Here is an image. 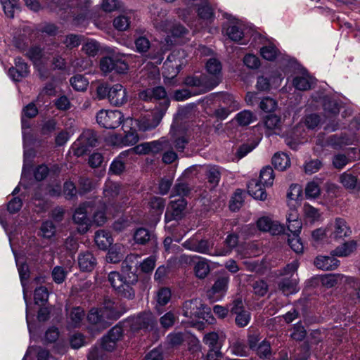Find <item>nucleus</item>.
<instances>
[{
    "mask_svg": "<svg viewBox=\"0 0 360 360\" xmlns=\"http://www.w3.org/2000/svg\"><path fill=\"white\" fill-rule=\"evenodd\" d=\"M139 257L136 254L127 255L122 264V275L117 271L108 275V281L117 293L127 299H132L135 295L133 286L138 281L136 270L140 263Z\"/></svg>",
    "mask_w": 360,
    "mask_h": 360,
    "instance_id": "nucleus-1",
    "label": "nucleus"
},
{
    "mask_svg": "<svg viewBox=\"0 0 360 360\" xmlns=\"http://www.w3.org/2000/svg\"><path fill=\"white\" fill-rule=\"evenodd\" d=\"M205 70L207 75L188 77L185 79L186 84L199 87L202 92L210 91L218 86L222 80V65L220 60L216 58L208 59L205 63Z\"/></svg>",
    "mask_w": 360,
    "mask_h": 360,
    "instance_id": "nucleus-2",
    "label": "nucleus"
},
{
    "mask_svg": "<svg viewBox=\"0 0 360 360\" xmlns=\"http://www.w3.org/2000/svg\"><path fill=\"white\" fill-rule=\"evenodd\" d=\"M60 44L53 42L48 44L43 49L38 46H34L29 49L27 52V56L33 62L35 66L39 67L50 59L51 56L60 52Z\"/></svg>",
    "mask_w": 360,
    "mask_h": 360,
    "instance_id": "nucleus-3",
    "label": "nucleus"
},
{
    "mask_svg": "<svg viewBox=\"0 0 360 360\" xmlns=\"http://www.w3.org/2000/svg\"><path fill=\"white\" fill-rule=\"evenodd\" d=\"M92 210L93 206L91 202L83 203L76 209L73 214V221L77 224V230L79 233H84L89 229L91 221L87 214Z\"/></svg>",
    "mask_w": 360,
    "mask_h": 360,
    "instance_id": "nucleus-4",
    "label": "nucleus"
},
{
    "mask_svg": "<svg viewBox=\"0 0 360 360\" xmlns=\"http://www.w3.org/2000/svg\"><path fill=\"white\" fill-rule=\"evenodd\" d=\"M123 120V115L120 110H100L96 115L98 124L106 129H115Z\"/></svg>",
    "mask_w": 360,
    "mask_h": 360,
    "instance_id": "nucleus-5",
    "label": "nucleus"
},
{
    "mask_svg": "<svg viewBox=\"0 0 360 360\" xmlns=\"http://www.w3.org/2000/svg\"><path fill=\"white\" fill-rule=\"evenodd\" d=\"M184 53L180 51H174L169 54L164 63V74L167 77L173 78L180 72L181 67L185 65L183 58Z\"/></svg>",
    "mask_w": 360,
    "mask_h": 360,
    "instance_id": "nucleus-6",
    "label": "nucleus"
},
{
    "mask_svg": "<svg viewBox=\"0 0 360 360\" xmlns=\"http://www.w3.org/2000/svg\"><path fill=\"white\" fill-rule=\"evenodd\" d=\"M328 237L330 240L339 241L350 236L352 231L347 221L342 218H336L328 226Z\"/></svg>",
    "mask_w": 360,
    "mask_h": 360,
    "instance_id": "nucleus-7",
    "label": "nucleus"
},
{
    "mask_svg": "<svg viewBox=\"0 0 360 360\" xmlns=\"http://www.w3.org/2000/svg\"><path fill=\"white\" fill-rule=\"evenodd\" d=\"M150 18L154 27L162 32H167L169 30V25H172L171 20H168L167 11L158 6L153 5L150 8Z\"/></svg>",
    "mask_w": 360,
    "mask_h": 360,
    "instance_id": "nucleus-8",
    "label": "nucleus"
},
{
    "mask_svg": "<svg viewBox=\"0 0 360 360\" xmlns=\"http://www.w3.org/2000/svg\"><path fill=\"white\" fill-rule=\"evenodd\" d=\"M182 309L183 315L192 319L202 317L204 313L203 304L198 299L186 301L183 304Z\"/></svg>",
    "mask_w": 360,
    "mask_h": 360,
    "instance_id": "nucleus-9",
    "label": "nucleus"
},
{
    "mask_svg": "<svg viewBox=\"0 0 360 360\" xmlns=\"http://www.w3.org/2000/svg\"><path fill=\"white\" fill-rule=\"evenodd\" d=\"M128 100L126 89L120 84H115L110 87L108 101L115 106H121Z\"/></svg>",
    "mask_w": 360,
    "mask_h": 360,
    "instance_id": "nucleus-10",
    "label": "nucleus"
},
{
    "mask_svg": "<svg viewBox=\"0 0 360 360\" xmlns=\"http://www.w3.org/2000/svg\"><path fill=\"white\" fill-rule=\"evenodd\" d=\"M257 226L259 231L269 232L271 235H278L284 231L283 226L278 221L266 216L258 219Z\"/></svg>",
    "mask_w": 360,
    "mask_h": 360,
    "instance_id": "nucleus-11",
    "label": "nucleus"
},
{
    "mask_svg": "<svg viewBox=\"0 0 360 360\" xmlns=\"http://www.w3.org/2000/svg\"><path fill=\"white\" fill-rule=\"evenodd\" d=\"M111 205H107L105 202L99 201L98 203L93 207V221L98 226L103 225L108 216L113 215V212L111 210Z\"/></svg>",
    "mask_w": 360,
    "mask_h": 360,
    "instance_id": "nucleus-12",
    "label": "nucleus"
},
{
    "mask_svg": "<svg viewBox=\"0 0 360 360\" xmlns=\"http://www.w3.org/2000/svg\"><path fill=\"white\" fill-rule=\"evenodd\" d=\"M187 202L183 198L171 201L170 206L165 214L167 221L172 219L178 220L184 216Z\"/></svg>",
    "mask_w": 360,
    "mask_h": 360,
    "instance_id": "nucleus-13",
    "label": "nucleus"
},
{
    "mask_svg": "<svg viewBox=\"0 0 360 360\" xmlns=\"http://www.w3.org/2000/svg\"><path fill=\"white\" fill-rule=\"evenodd\" d=\"M87 319L90 323L94 325L96 329L99 330H103L111 325L110 321L105 319V315L103 313V311L98 308H93L90 310Z\"/></svg>",
    "mask_w": 360,
    "mask_h": 360,
    "instance_id": "nucleus-14",
    "label": "nucleus"
},
{
    "mask_svg": "<svg viewBox=\"0 0 360 360\" xmlns=\"http://www.w3.org/2000/svg\"><path fill=\"white\" fill-rule=\"evenodd\" d=\"M8 74L13 80L19 82L28 75V65L21 58H16L15 59V67L8 70Z\"/></svg>",
    "mask_w": 360,
    "mask_h": 360,
    "instance_id": "nucleus-15",
    "label": "nucleus"
},
{
    "mask_svg": "<svg viewBox=\"0 0 360 360\" xmlns=\"http://www.w3.org/2000/svg\"><path fill=\"white\" fill-rule=\"evenodd\" d=\"M153 318L151 313H143L139 316L129 319L126 323L130 327L131 330L136 331L148 328L152 323Z\"/></svg>",
    "mask_w": 360,
    "mask_h": 360,
    "instance_id": "nucleus-16",
    "label": "nucleus"
},
{
    "mask_svg": "<svg viewBox=\"0 0 360 360\" xmlns=\"http://www.w3.org/2000/svg\"><path fill=\"white\" fill-rule=\"evenodd\" d=\"M171 140L178 151H183L188 142L186 133L179 129L172 127L170 130Z\"/></svg>",
    "mask_w": 360,
    "mask_h": 360,
    "instance_id": "nucleus-17",
    "label": "nucleus"
},
{
    "mask_svg": "<svg viewBox=\"0 0 360 360\" xmlns=\"http://www.w3.org/2000/svg\"><path fill=\"white\" fill-rule=\"evenodd\" d=\"M314 264L320 269L331 271L339 266L340 261L333 255L332 256H318L314 260Z\"/></svg>",
    "mask_w": 360,
    "mask_h": 360,
    "instance_id": "nucleus-18",
    "label": "nucleus"
},
{
    "mask_svg": "<svg viewBox=\"0 0 360 360\" xmlns=\"http://www.w3.org/2000/svg\"><path fill=\"white\" fill-rule=\"evenodd\" d=\"M77 259L79 266L83 271H91L97 264L96 259L89 251L80 253Z\"/></svg>",
    "mask_w": 360,
    "mask_h": 360,
    "instance_id": "nucleus-19",
    "label": "nucleus"
},
{
    "mask_svg": "<svg viewBox=\"0 0 360 360\" xmlns=\"http://www.w3.org/2000/svg\"><path fill=\"white\" fill-rule=\"evenodd\" d=\"M281 120L275 115H269L264 120L265 133L267 136L279 134L281 130Z\"/></svg>",
    "mask_w": 360,
    "mask_h": 360,
    "instance_id": "nucleus-20",
    "label": "nucleus"
},
{
    "mask_svg": "<svg viewBox=\"0 0 360 360\" xmlns=\"http://www.w3.org/2000/svg\"><path fill=\"white\" fill-rule=\"evenodd\" d=\"M343 278H345V281L348 283L354 281V278L352 277H345V276L338 274H326L320 277L322 285L327 288L335 286Z\"/></svg>",
    "mask_w": 360,
    "mask_h": 360,
    "instance_id": "nucleus-21",
    "label": "nucleus"
},
{
    "mask_svg": "<svg viewBox=\"0 0 360 360\" xmlns=\"http://www.w3.org/2000/svg\"><path fill=\"white\" fill-rule=\"evenodd\" d=\"M136 122L139 130L146 131L155 128L160 124V118L156 115L148 114Z\"/></svg>",
    "mask_w": 360,
    "mask_h": 360,
    "instance_id": "nucleus-22",
    "label": "nucleus"
},
{
    "mask_svg": "<svg viewBox=\"0 0 360 360\" xmlns=\"http://www.w3.org/2000/svg\"><path fill=\"white\" fill-rule=\"evenodd\" d=\"M278 288L285 295L296 293L299 291L298 278H285L279 282Z\"/></svg>",
    "mask_w": 360,
    "mask_h": 360,
    "instance_id": "nucleus-23",
    "label": "nucleus"
},
{
    "mask_svg": "<svg viewBox=\"0 0 360 360\" xmlns=\"http://www.w3.org/2000/svg\"><path fill=\"white\" fill-rule=\"evenodd\" d=\"M262 184L255 179L251 180L248 184V191L254 198L264 200L267 194L264 190Z\"/></svg>",
    "mask_w": 360,
    "mask_h": 360,
    "instance_id": "nucleus-24",
    "label": "nucleus"
},
{
    "mask_svg": "<svg viewBox=\"0 0 360 360\" xmlns=\"http://www.w3.org/2000/svg\"><path fill=\"white\" fill-rule=\"evenodd\" d=\"M100 309L105 315V319L110 321V324L112 321L117 319L120 316L117 305L110 299H105L103 307Z\"/></svg>",
    "mask_w": 360,
    "mask_h": 360,
    "instance_id": "nucleus-25",
    "label": "nucleus"
},
{
    "mask_svg": "<svg viewBox=\"0 0 360 360\" xmlns=\"http://www.w3.org/2000/svg\"><path fill=\"white\" fill-rule=\"evenodd\" d=\"M133 16L134 13L131 11L119 15L113 20L114 27L119 31L127 30L130 27Z\"/></svg>",
    "mask_w": 360,
    "mask_h": 360,
    "instance_id": "nucleus-26",
    "label": "nucleus"
},
{
    "mask_svg": "<svg viewBox=\"0 0 360 360\" xmlns=\"http://www.w3.org/2000/svg\"><path fill=\"white\" fill-rule=\"evenodd\" d=\"M167 93L162 86H157L153 89H148L139 93V98L144 101L154 99H162L166 98Z\"/></svg>",
    "mask_w": 360,
    "mask_h": 360,
    "instance_id": "nucleus-27",
    "label": "nucleus"
},
{
    "mask_svg": "<svg viewBox=\"0 0 360 360\" xmlns=\"http://www.w3.org/2000/svg\"><path fill=\"white\" fill-rule=\"evenodd\" d=\"M229 283V276L223 275L219 277L214 282L212 288L208 291V295H214L215 294L224 295L227 289Z\"/></svg>",
    "mask_w": 360,
    "mask_h": 360,
    "instance_id": "nucleus-28",
    "label": "nucleus"
},
{
    "mask_svg": "<svg viewBox=\"0 0 360 360\" xmlns=\"http://www.w3.org/2000/svg\"><path fill=\"white\" fill-rule=\"evenodd\" d=\"M314 84V79L307 73L297 76L293 79V86L298 90L307 91Z\"/></svg>",
    "mask_w": 360,
    "mask_h": 360,
    "instance_id": "nucleus-29",
    "label": "nucleus"
},
{
    "mask_svg": "<svg viewBox=\"0 0 360 360\" xmlns=\"http://www.w3.org/2000/svg\"><path fill=\"white\" fill-rule=\"evenodd\" d=\"M356 246V241L349 240L337 247L331 252V255L338 257H347L355 251Z\"/></svg>",
    "mask_w": 360,
    "mask_h": 360,
    "instance_id": "nucleus-30",
    "label": "nucleus"
},
{
    "mask_svg": "<svg viewBox=\"0 0 360 360\" xmlns=\"http://www.w3.org/2000/svg\"><path fill=\"white\" fill-rule=\"evenodd\" d=\"M224 339L223 335H219L217 333L211 332L204 335L202 341L210 349H217L221 348Z\"/></svg>",
    "mask_w": 360,
    "mask_h": 360,
    "instance_id": "nucleus-31",
    "label": "nucleus"
},
{
    "mask_svg": "<svg viewBox=\"0 0 360 360\" xmlns=\"http://www.w3.org/2000/svg\"><path fill=\"white\" fill-rule=\"evenodd\" d=\"M95 243L101 250H105L112 243L110 234L104 230H98L95 233Z\"/></svg>",
    "mask_w": 360,
    "mask_h": 360,
    "instance_id": "nucleus-32",
    "label": "nucleus"
},
{
    "mask_svg": "<svg viewBox=\"0 0 360 360\" xmlns=\"http://www.w3.org/2000/svg\"><path fill=\"white\" fill-rule=\"evenodd\" d=\"M226 248L216 251L215 255L225 256L229 255L232 250L236 248L238 243V236L236 234L231 233L227 236L225 241Z\"/></svg>",
    "mask_w": 360,
    "mask_h": 360,
    "instance_id": "nucleus-33",
    "label": "nucleus"
},
{
    "mask_svg": "<svg viewBox=\"0 0 360 360\" xmlns=\"http://www.w3.org/2000/svg\"><path fill=\"white\" fill-rule=\"evenodd\" d=\"M272 164L278 170L283 171L290 165L289 157L283 153H276L272 158Z\"/></svg>",
    "mask_w": 360,
    "mask_h": 360,
    "instance_id": "nucleus-34",
    "label": "nucleus"
},
{
    "mask_svg": "<svg viewBox=\"0 0 360 360\" xmlns=\"http://www.w3.org/2000/svg\"><path fill=\"white\" fill-rule=\"evenodd\" d=\"M150 153L155 155L160 151L169 148L170 143L166 137H162L158 140L148 142Z\"/></svg>",
    "mask_w": 360,
    "mask_h": 360,
    "instance_id": "nucleus-35",
    "label": "nucleus"
},
{
    "mask_svg": "<svg viewBox=\"0 0 360 360\" xmlns=\"http://www.w3.org/2000/svg\"><path fill=\"white\" fill-rule=\"evenodd\" d=\"M274 180V170L270 166L262 169L259 174V181L263 186H271Z\"/></svg>",
    "mask_w": 360,
    "mask_h": 360,
    "instance_id": "nucleus-36",
    "label": "nucleus"
},
{
    "mask_svg": "<svg viewBox=\"0 0 360 360\" xmlns=\"http://www.w3.org/2000/svg\"><path fill=\"white\" fill-rule=\"evenodd\" d=\"M206 177L212 187H216L220 180L221 173L216 166H209L206 170Z\"/></svg>",
    "mask_w": 360,
    "mask_h": 360,
    "instance_id": "nucleus-37",
    "label": "nucleus"
},
{
    "mask_svg": "<svg viewBox=\"0 0 360 360\" xmlns=\"http://www.w3.org/2000/svg\"><path fill=\"white\" fill-rule=\"evenodd\" d=\"M340 181L346 189L354 190L357 186L358 179L350 173L344 172L340 176Z\"/></svg>",
    "mask_w": 360,
    "mask_h": 360,
    "instance_id": "nucleus-38",
    "label": "nucleus"
},
{
    "mask_svg": "<svg viewBox=\"0 0 360 360\" xmlns=\"http://www.w3.org/2000/svg\"><path fill=\"white\" fill-rule=\"evenodd\" d=\"M321 194L320 184L317 181L308 182L305 187V195L307 198L315 199Z\"/></svg>",
    "mask_w": 360,
    "mask_h": 360,
    "instance_id": "nucleus-39",
    "label": "nucleus"
},
{
    "mask_svg": "<svg viewBox=\"0 0 360 360\" xmlns=\"http://www.w3.org/2000/svg\"><path fill=\"white\" fill-rule=\"evenodd\" d=\"M70 82L72 88L78 91H85L89 85L88 80L82 75H76L71 77Z\"/></svg>",
    "mask_w": 360,
    "mask_h": 360,
    "instance_id": "nucleus-40",
    "label": "nucleus"
},
{
    "mask_svg": "<svg viewBox=\"0 0 360 360\" xmlns=\"http://www.w3.org/2000/svg\"><path fill=\"white\" fill-rule=\"evenodd\" d=\"M210 268L205 259H200L194 266L195 276L200 279L205 278L210 273Z\"/></svg>",
    "mask_w": 360,
    "mask_h": 360,
    "instance_id": "nucleus-41",
    "label": "nucleus"
},
{
    "mask_svg": "<svg viewBox=\"0 0 360 360\" xmlns=\"http://www.w3.org/2000/svg\"><path fill=\"white\" fill-rule=\"evenodd\" d=\"M120 192V186L117 183L114 182H108L105 184V188L103 189V194L105 198L108 200H110L111 199L117 197Z\"/></svg>",
    "mask_w": 360,
    "mask_h": 360,
    "instance_id": "nucleus-42",
    "label": "nucleus"
},
{
    "mask_svg": "<svg viewBox=\"0 0 360 360\" xmlns=\"http://www.w3.org/2000/svg\"><path fill=\"white\" fill-rule=\"evenodd\" d=\"M77 140L79 143L84 144L87 147L95 146L97 142L96 135L91 130L83 131Z\"/></svg>",
    "mask_w": 360,
    "mask_h": 360,
    "instance_id": "nucleus-43",
    "label": "nucleus"
},
{
    "mask_svg": "<svg viewBox=\"0 0 360 360\" xmlns=\"http://www.w3.org/2000/svg\"><path fill=\"white\" fill-rule=\"evenodd\" d=\"M236 120L240 125L247 126L255 121L256 117L251 111L244 110L237 114Z\"/></svg>",
    "mask_w": 360,
    "mask_h": 360,
    "instance_id": "nucleus-44",
    "label": "nucleus"
},
{
    "mask_svg": "<svg viewBox=\"0 0 360 360\" xmlns=\"http://www.w3.org/2000/svg\"><path fill=\"white\" fill-rule=\"evenodd\" d=\"M198 14L203 20H210L214 18L213 10L210 6L207 0L205 2H202V4L198 7Z\"/></svg>",
    "mask_w": 360,
    "mask_h": 360,
    "instance_id": "nucleus-45",
    "label": "nucleus"
},
{
    "mask_svg": "<svg viewBox=\"0 0 360 360\" xmlns=\"http://www.w3.org/2000/svg\"><path fill=\"white\" fill-rule=\"evenodd\" d=\"M122 248L121 246L110 248L106 255V261L110 263L119 262L123 257Z\"/></svg>",
    "mask_w": 360,
    "mask_h": 360,
    "instance_id": "nucleus-46",
    "label": "nucleus"
},
{
    "mask_svg": "<svg viewBox=\"0 0 360 360\" xmlns=\"http://www.w3.org/2000/svg\"><path fill=\"white\" fill-rule=\"evenodd\" d=\"M244 192L238 189L235 191L230 203V209L232 211H236L243 205L244 202Z\"/></svg>",
    "mask_w": 360,
    "mask_h": 360,
    "instance_id": "nucleus-47",
    "label": "nucleus"
},
{
    "mask_svg": "<svg viewBox=\"0 0 360 360\" xmlns=\"http://www.w3.org/2000/svg\"><path fill=\"white\" fill-rule=\"evenodd\" d=\"M151 235L150 232L143 228L138 229L134 234V240L136 243L138 244H146L150 240Z\"/></svg>",
    "mask_w": 360,
    "mask_h": 360,
    "instance_id": "nucleus-48",
    "label": "nucleus"
},
{
    "mask_svg": "<svg viewBox=\"0 0 360 360\" xmlns=\"http://www.w3.org/2000/svg\"><path fill=\"white\" fill-rule=\"evenodd\" d=\"M82 49L86 55L94 56L99 50V44L95 40H88L84 44Z\"/></svg>",
    "mask_w": 360,
    "mask_h": 360,
    "instance_id": "nucleus-49",
    "label": "nucleus"
},
{
    "mask_svg": "<svg viewBox=\"0 0 360 360\" xmlns=\"http://www.w3.org/2000/svg\"><path fill=\"white\" fill-rule=\"evenodd\" d=\"M70 319L74 326L80 323L84 317V311L79 307L73 308L70 313Z\"/></svg>",
    "mask_w": 360,
    "mask_h": 360,
    "instance_id": "nucleus-50",
    "label": "nucleus"
},
{
    "mask_svg": "<svg viewBox=\"0 0 360 360\" xmlns=\"http://www.w3.org/2000/svg\"><path fill=\"white\" fill-rule=\"evenodd\" d=\"M172 25L169 27V30L165 33H171L174 37H183L188 33V30L179 23L174 22L171 20Z\"/></svg>",
    "mask_w": 360,
    "mask_h": 360,
    "instance_id": "nucleus-51",
    "label": "nucleus"
},
{
    "mask_svg": "<svg viewBox=\"0 0 360 360\" xmlns=\"http://www.w3.org/2000/svg\"><path fill=\"white\" fill-rule=\"evenodd\" d=\"M34 302L37 304H43L47 302L49 292L46 288L44 286L39 287L34 290Z\"/></svg>",
    "mask_w": 360,
    "mask_h": 360,
    "instance_id": "nucleus-52",
    "label": "nucleus"
},
{
    "mask_svg": "<svg viewBox=\"0 0 360 360\" xmlns=\"http://www.w3.org/2000/svg\"><path fill=\"white\" fill-rule=\"evenodd\" d=\"M41 236L46 238H51L56 233V226L51 221H44L41 226Z\"/></svg>",
    "mask_w": 360,
    "mask_h": 360,
    "instance_id": "nucleus-53",
    "label": "nucleus"
},
{
    "mask_svg": "<svg viewBox=\"0 0 360 360\" xmlns=\"http://www.w3.org/2000/svg\"><path fill=\"white\" fill-rule=\"evenodd\" d=\"M134 44L136 51L141 53L147 52L150 47V42L146 37H139Z\"/></svg>",
    "mask_w": 360,
    "mask_h": 360,
    "instance_id": "nucleus-54",
    "label": "nucleus"
},
{
    "mask_svg": "<svg viewBox=\"0 0 360 360\" xmlns=\"http://www.w3.org/2000/svg\"><path fill=\"white\" fill-rule=\"evenodd\" d=\"M255 350L257 355L262 359H267L271 356V346L267 341H262Z\"/></svg>",
    "mask_w": 360,
    "mask_h": 360,
    "instance_id": "nucleus-55",
    "label": "nucleus"
},
{
    "mask_svg": "<svg viewBox=\"0 0 360 360\" xmlns=\"http://www.w3.org/2000/svg\"><path fill=\"white\" fill-rule=\"evenodd\" d=\"M171 299V291L169 288H163L157 293V302L160 306L167 304Z\"/></svg>",
    "mask_w": 360,
    "mask_h": 360,
    "instance_id": "nucleus-56",
    "label": "nucleus"
},
{
    "mask_svg": "<svg viewBox=\"0 0 360 360\" xmlns=\"http://www.w3.org/2000/svg\"><path fill=\"white\" fill-rule=\"evenodd\" d=\"M190 193V188L188 185L183 182H177L172 189V196L178 195L180 198L188 195Z\"/></svg>",
    "mask_w": 360,
    "mask_h": 360,
    "instance_id": "nucleus-57",
    "label": "nucleus"
},
{
    "mask_svg": "<svg viewBox=\"0 0 360 360\" xmlns=\"http://www.w3.org/2000/svg\"><path fill=\"white\" fill-rule=\"evenodd\" d=\"M262 56L267 60H273L277 56L278 51L275 46L269 45L262 47L260 51Z\"/></svg>",
    "mask_w": 360,
    "mask_h": 360,
    "instance_id": "nucleus-58",
    "label": "nucleus"
},
{
    "mask_svg": "<svg viewBox=\"0 0 360 360\" xmlns=\"http://www.w3.org/2000/svg\"><path fill=\"white\" fill-rule=\"evenodd\" d=\"M100 69L104 74L114 70V59L111 57H103L100 60Z\"/></svg>",
    "mask_w": 360,
    "mask_h": 360,
    "instance_id": "nucleus-59",
    "label": "nucleus"
},
{
    "mask_svg": "<svg viewBox=\"0 0 360 360\" xmlns=\"http://www.w3.org/2000/svg\"><path fill=\"white\" fill-rule=\"evenodd\" d=\"M176 318L177 316L176 314L172 311H169L160 319V322L162 327L164 328H168L174 325Z\"/></svg>",
    "mask_w": 360,
    "mask_h": 360,
    "instance_id": "nucleus-60",
    "label": "nucleus"
},
{
    "mask_svg": "<svg viewBox=\"0 0 360 360\" xmlns=\"http://www.w3.org/2000/svg\"><path fill=\"white\" fill-rule=\"evenodd\" d=\"M229 37L236 41H240L243 37V31L236 25L229 26L226 30Z\"/></svg>",
    "mask_w": 360,
    "mask_h": 360,
    "instance_id": "nucleus-61",
    "label": "nucleus"
},
{
    "mask_svg": "<svg viewBox=\"0 0 360 360\" xmlns=\"http://www.w3.org/2000/svg\"><path fill=\"white\" fill-rule=\"evenodd\" d=\"M220 100L222 103L225 105L224 107L232 110H236L238 108V103L235 100L233 96L229 94H224L220 96Z\"/></svg>",
    "mask_w": 360,
    "mask_h": 360,
    "instance_id": "nucleus-62",
    "label": "nucleus"
},
{
    "mask_svg": "<svg viewBox=\"0 0 360 360\" xmlns=\"http://www.w3.org/2000/svg\"><path fill=\"white\" fill-rule=\"evenodd\" d=\"M125 169V163L123 160H120L119 158H115L110 166L109 171L110 172L120 175L121 174Z\"/></svg>",
    "mask_w": 360,
    "mask_h": 360,
    "instance_id": "nucleus-63",
    "label": "nucleus"
},
{
    "mask_svg": "<svg viewBox=\"0 0 360 360\" xmlns=\"http://www.w3.org/2000/svg\"><path fill=\"white\" fill-rule=\"evenodd\" d=\"M66 275L67 271H65V269L60 266H55L52 271L53 279L56 283L58 284L62 283L65 281Z\"/></svg>",
    "mask_w": 360,
    "mask_h": 360,
    "instance_id": "nucleus-64",
    "label": "nucleus"
}]
</instances>
